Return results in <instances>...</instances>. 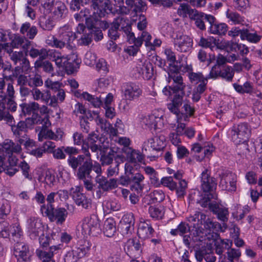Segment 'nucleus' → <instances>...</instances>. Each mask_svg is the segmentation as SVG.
Returning <instances> with one entry per match:
<instances>
[{
	"label": "nucleus",
	"mask_w": 262,
	"mask_h": 262,
	"mask_svg": "<svg viewBox=\"0 0 262 262\" xmlns=\"http://www.w3.org/2000/svg\"><path fill=\"white\" fill-rule=\"evenodd\" d=\"M91 8L94 10L93 12L85 20L88 28L90 29L94 28L100 18L112 11V6L110 0H92Z\"/></svg>",
	"instance_id": "nucleus-1"
},
{
	"label": "nucleus",
	"mask_w": 262,
	"mask_h": 262,
	"mask_svg": "<svg viewBox=\"0 0 262 262\" xmlns=\"http://www.w3.org/2000/svg\"><path fill=\"white\" fill-rule=\"evenodd\" d=\"M185 87L186 84L183 81L176 82L170 85L173 96L171 98L170 102L167 104V107L171 113L177 116L181 114L180 108L183 103Z\"/></svg>",
	"instance_id": "nucleus-2"
},
{
	"label": "nucleus",
	"mask_w": 262,
	"mask_h": 262,
	"mask_svg": "<svg viewBox=\"0 0 262 262\" xmlns=\"http://www.w3.org/2000/svg\"><path fill=\"white\" fill-rule=\"evenodd\" d=\"M100 222L98 216L94 214L84 217L81 225L83 233L85 235L97 236L101 231Z\"/></svg>",
	"instance_id": "nucleus-3"
},
{
	"label": "nucleus",
	"mask_w": 262,
	"mask_h": 262,
	"mask_svg": "<svg viewBox=\"0 0 262 262\" xmlns=\"http://www.w3.org/2000/svg\"><path fill=\"white\" fill-rule=\"evenodd\" d=\"M165 139L164 136H156L148 139L143 144L142 152L147 157L151 156V152L154 150L160 151L165 145Z\"/></svg>",
	"instance_id": "nucleus-4"
},
{
	"label": "nucleus",
	"mask_w": 262,
	"mask_h": 262,
	"mask_svg": "<svg viewBox=\"0 0 262 262\" xmlns=\"http://www.w3.org/2000/svg\"><path fill=\"white\" fill-rule=\"evenodd\" d=\"M220 186L222 189L228 191H234L236 190V176L235 173L225 170L220 174Z\"/></svg>",
	"instance_id": "nucleus-5"
},
{
	"label": "nucleus",
	"mask_w": 262,
	"mask_h": 262,
	"mask_svg": "<svg viewBox=\"0 0 262 262\" xmlns=\"http://www.w3.org/2000/svg\"><path fill=\"white\" fill-rule=\"evenodd\" d=\"M232 139L235 144L244 143L247 141L250 134L247 124L241 123L233 127Z\"/></svg>",
	"instance_id": "nucleus-6"
},
{
	"label": "nucleus",
	"mask_w": 262,
	"mask_h": 262,
	"mask_svg": "<svg viewBox=\"0 0 262 262\" xmlns=\"http://www.w3.org/2000/svg\"><path fill=\"white\" fill-rule=\"evenodd\" d=\"M43 214L48 216L51 222H55L57 224L62 225L68 216V212L63 207L54 209L50 206Z\"/></svg>",
	"instance_id": "nucleus-7"
},
{
	"label": "nucleus",
	"mask_w": 262,
	"mask_h": 262,
	"mask_svg": "<svg viewBox=\"0 0 262 262\" xmlns=\"http://www.w3.org/2000/svg\"><path fill=\"white\" fill-rule=\"evenodd\" d=\"M32 95L34 100L41 101L51 106H57V101L55 96H51L49 91H41L37 88H34L31 91Z\"/></svg>",
	"instance_id": "nucleus-8"
},
{
	"label": "nucleus",
	"mask_w": 262,
	"mask_h": 262,
	"mask_svg": "<svg viewBox=\"0 0 262 262\" xmlns=\"http://www.w3.org/2000/svg\"><path fill=\"white\" fill-rule=\"evenodd\" d=\"M95 182L98 185V188L100 189L97 191V195L98 198L101 196V191H108L117 187V180L114 178L107 179L103 176H97Z\"/></svg>",
	"instance_id": "nucleus-9"
},
{
	"label": "nucleus",
	"mask_w": 262,
	"mask_h": 262,
	"mask_svg": "<svg viewBox=\"0 0 262 262\" xmlns=\"http://www.w3.org/2000/svg\"><path fill=\"white\" fill-rule=\"evenodd\" d=\"M30 120L26 119L25 121H20L17 124H14V121L11 123H8L11 126V130L15 138L16 142L22 138L25 135H27V133L30 128L29 122Z\"/></svg>",
	"instance_id": "nucleus-10"
},
{
	"label": "nucleus",
	"mask_w": 262,
	"mask_h": 262,
	"mask_svg": "<svg viewBox=\"0 0 262 262\" xmlns=\"http://www.w3.org/2000/svg\"><path fill=\"white\" fill-rule=\"evenodd\" d=\"M174 45L177 51L181 52H187L192 47L193 40L187 35H177L174 39Z\"/></svg>",
	"instance_id": "nucleus-11"
},
{
	"label": "nucleus",
	"mask_w": 262,
	"mask_h": 262,
	"mask_svg": "<svg viewBox=\"0 0 262 262\" xmlns=\"http://www.w3.org/2000/svg\"><path fill=\"white\" fill-rule=\"evenodd\" d=\"M45 124L42 125L40 130L38 134L39 141H42L43 139L53 140L58 141L62 138V135H56L52 130L48 129L51 123L49 119H46Z\"/></svg>",
	"instance_id": "nucleus-12"
},
{
	"label": "nucleus",
	"mask_w": 262,
	"mask_h": 262,
	"mask_svg": "<svg viewBox=\"0 0 262 262\" xmlns=\"http://www.w3.org/2000/svg\"><path fill=\"white\" fill-rule=\"evenodd\" d=\"M124 250L130 257L140 256L142 252L140 242L137 239H129L125 243Z\"/></svg>",
	"instance_id": "nucleus-13"
},
{
	"label": "nucleus",
	"mask_w": 262,
	"mask_h": 262,
	"mask_svg": "<svg viewBox=\"0 0 262 262\" xmlns=\"http://www.w3.org/2000/svg\"><path fill=\"white\" fill-rule=\"evenodd\" d=\"M135 220L132 213L125 214L120 222L119 228L122 234L131 233L134 229Z\"/></svg>",
	"instance_id": "nucleus-14"
},
{
	"label": "nucleus",
	"mask_w": 262,
	"mask_h": 262,
	"mask_svg": "<svg viewBox=\"0 0 262 262\" xmlns=\"http://www.w3.org/2000/svg\"><path fill=\"white\" fill-rule=\"evenodd\" d=\"M28 229L31 236L36 237L43 233V226L41 221L35 217H30L27 221Z\"/></svg>",
	"instance_id": "nucleus-15"
},
{
	"label": "nucleus",
	"mask_w": 262,
	"mask_h": 262,
	"mask_svg": "<svg viewBox=\"0 0 262 262\" xmlns=\"http://www.w3.org/2000/svg\"><path fill=\"white\" fill-rule=\"evenodd\" d=\"M14 253L17 258V262H28L29 260V248L23 243L17 242L15 244Z\"/></svg>",
	"instance_id": "nucleus-16"
},
{
	"label": "nucleus",
	"mask_w": 262,
	"mask_h": 262,
	"mask_svg": "<svg viewBox=\"0 0 262 262\" xmlns=\"http://www.w3.org/2000/svg\"><path fill=\"white\" fill-rule=\"evenodd\" d=\"M124 94L126 99L133 100L142 95V91L138 85L134 83H127L124 85Z\"/></svg>",
	"instance_id": "nucleus-17"
},
{
	"label": "nucleus",
	"mask_w": 262,
	"mask_h": 262,
	"mask_svg": "<svg viewBox=\"0 0 262 262\" xmlns=\"http://www.w3.org/2000/svg\"><path fill=\"white\" fill-rule=\"evenodd\" d=\"M193 19L195 21V26L201 30H204L206 29L205 21H208L210 25V24L214 23L215 20V18L213 16L205 14L197 11L194 12Z\"/></svg>",
	"instance_id": "nucleus-18"
},
{
	"label": "nucleus",
	"mask_w": 262,
	"mask_h": 262,
	"mask_svg": "<svg viewBox=\"0 0 262 262\" xmlns=\"http://www.w3.org/2000/svg\"><path fill=\"white\" fill-rule=\"evenodd\" d=\"M81 59L78 57V55L76 53H72L70 55H68V61L66 62L64 69L66 72L71 74L77 71L79 68Z\"/></svg>",
	"instance_id": "nucleus-19"
},
{
	"label": "nucleus",
	"mask_w": 262,
	"mask_h": 262,
	"mask_svg": "<svg viewBox=\"0 0 262 262\" xmlns=\"http://www.w3.org/2000/svg\"><path fill=\"white\" fill-rule=\"evenodd\" d=\"M139 76L146 80L150 79L153 76L154 70L151 63L149 62H139L136 67Z\"/></svg>",
	"instance_id": "nucleus-20"
},
{
	"label": "nucleus",
	"mask_w": 262,
	"mask_h": 262,
	"mask_svg": "<svg viewBox=\"0 0 262 262\" xmlns=\"http://www.w3.org/2000/svg\"><path fill=\"white\" fill-rule=\"evenodd\" d=\"M53 10L52 15L53 18L57 20L64 18L68 13L66 5L60 0L55 2Z\"/></svg>",
	"instance_id": "nucleus-21"
},
{
	"label": "nucleus",
	"mask_w": 262,
	"mask_h": 262,
	"mask_svg": "<svg viewBox=\"0 0 262 262\" xmlns=\"http://www.w3.org/2000/svg\"><path fill=\"white\" fill-rule=\"evenodd\" d=\"M206 169L202 173V189L204 192L213 191L216 187L214 178L211 177Z\"/></svg>",
	"instance_id": "nucleus-22"
},
{
	"label": "nucleus",
	"mask_w": 262,
	"mask_h": 262,
	"mask_svg": "<svg viewBox=\"0 0 262 262\" xmlns=\"http://www.w3.org/2000/svg\"><path fill=\"white\" fill-rule=\"evenodd\" d=\"M154 229L148 221H141L138 226V234L140 238L146 239L153 236Z\"/></svg>",
	"instance_id": "nucleus-23"
},
{
	"label": "nucleus",
	"mask_w": 262,
	"mask_h": 262,
	"mask_svg": "<svg viewBox=\"0 0 262 262\" xmlns=\"http://www.w3.org/2000/svg\"><path fill=\"white\" fill-rule=\"evenodd\" d=\"M73 199L76 204L81 208L89 210L92 208V200L84 193L79 191H74Z\"/></svg>",
	"instance_id": "nucleus-24"
},
{
	"label": "nucleus",
	"mask_w": 262,
	"mask_h": 262,
	"mask_svg": "<svg viewBox=\"0 0 262 262\" xmlns=\"http://www.w3.org/2000/svg\"><path fill=\"white\" fill-rule=\"evenodd\" d=\"M100 151V162L102 165H108L113 163L116 152L108 146H103Z\"/></svg>",
	"instance_id": "nucleus-25"
},
{
	"label": "nucleus",
	"mask_w": 262,
	"mask_h": 262,
	"mask_svg": "<svg viewBox=\"0 0 262 262\" xmlns=\"http://www.w3.org/2000/svg\"><path fill=\"white\" fill-rule=\"evenodd\" d=\"M59 249L58 246H53L49 247V251L37 249L36 253L42 262H55L53 255L54 252Z\"/></svg>",
	"instance_id": "nucleus-26"
},
{
	"label": "nucleus",
	"mask_w": 262,
	"mask_h": 262,
	"mask_svg": "<svg viewBox=\"0 0 262 262\" xmlns=\"http://www.w3.org/2000/svg\"><path fill=\"white\" fill-rule=\"evenodd\" d=\"M19 32L25 38L33 39L37 34L38 30L35 26L31 25L29 22L21 24Z\"/></svg>",
	"instance_id": "nucleus-27"
},
{
	"label": "nucleus",
	"mask_w": 262,
	"mask_h": 262,
	"mask_svg": "<svg viewBox=\"0 0 262 262\" xmlns=\"http://www.w3.org/2000/svg\"><path fill=\"white\" fill-rule=\"evenodd\" d=\"M210 210L217 215V219L224 222H226L228 220L229 211L225 207L220 206L216 204H209Z\"/></svg>",
	"instance_id": "nucleus-28"
},
{
	"label": "nucleus",
	"mask_w": 262,
	"mask_h": 262,
	"mask_svg": "<svg viewBox=\"0 0 262 262\" xmlns=\"http://www.w3.org/2000/svg\"><path fill=\"white\" fill-rule=\"evenodd\" d=\"M145 124L150 129L154 130L161 128L163 125V119L161 117H158L154 114L150 115L144 119Z\"/></svg>",
	"instance_id": "nucleus-29"
},
{
	"label": "nucleus",
	"mask_w": 262,
	"mask_h": 262,
	"mask_svg": "<svg viewBox=\"0 0 262 262\" xmlns=\"http://www.w3.org/2000/svg\"><path fill=\"white\" fill-rule=\"evenodd\" d=\"M98 136L94 133H92L89 135L87 138V142L89 147L92 152H97V158H99L98 152L99 151L104 145H101L100 144Z\"/></svg>",
	"instance_id": "nucleus-30"
},
{
	"label": "nucleus",
	"mask_w": 262,
	"mask_h": 262,
	"mask_svg": "<svg viewBox=\"0 0 262 262\" xmlns=\"http://www.w3.org/2000/svg\"><path fill=\"white\" fill-rule=\"evenodd\" d=\"M89 148L90 147H89L87 143L84 144L82 146V151L84 154L83 156L85 157V160L82 165L80 166L79 173H86L90 170V168L92 166V159L91 154L89 150Z\"/></svg>",
	"instance_id": "nucleus-31"
},
{
	"label": "nucleus",
	"mask_w": 262,
	"mask_h": 262,
	"mask_svg": "<svg viewBox=\"0 0 262 262\" xmlns=\"http://www.w3.org/2000/svg\"><path fill=\"white\" fill-rule=\"evenodd\" d=\"M38 180L40 182H44L49 186H53L55 182V177L53 171L47 169L38 171Z\"/></svg>",
	"instance_id": "nucleus-32"
},
{
	"label": "nucleus",
	"mask_w": 262,
	"mask_h": 262,
	"mask_svg": "<svg viewBox=\"0 0 262 262\" xmlns=\"http://www.w3.org/2000/svg\"><path fill=\"white\" fill-rule=\"evenodd\" d=\"M144 177L140 173L137 172L131 176L130 188L137 192H141L143 188V181Z\"/></svg>",
	"instance_id": "nucleus-33"
},
{
	"label": "nucleus",
	"mask_w": 262,
	"mask_h": 262,
	"mask_svg": "<svg viewBox=\"0 0 262 262\" xmlns=\"http://www.w3.org/2000/svg\"><path fill=\"white\" fill-rule=\"evenodd\" d=\"M168 71L167 81L169 83L173 84L176 82L183 81L182 77L179 73L178 66H172Z\"/></svg>",
	"instance_id": "nucleus-34"
},
{
	"label": "nucleus",
	"mask_w": 262,
	"mask_h": 262,
	"mask_svg": "<svg viewBox=\"0 0 262 262\" xmlns=\"http://www.w3.org/2000/svg\"><path fill=\"white\" fill-rule=\"evenodd\" d=\"M232 241L228 239H219L215 243V252L218 255H222L224 252L232 247Z\"/></svg>",
	"instance_id": "nucleus-35"
},
{
	"label": "nucleus",
	"mask_w": 262,
	"mask_h": 262,
	"mask_svg": "<svg viewBox=\"0 0 262 262\" xmlns=\"http://www.w3.org/2000/svg\"><path fill=\"white\" fill-rule=\"evenodd\" d=\"M59 37L62 41L65 47L70 50H73V47L71 45V42L76 38L75 33L70 30L62 32Z\"/></svg>",
	"instance_id": "nucleus-36"
},
{
	"label": "nucleus",
	"mask_w": 262,
	"mask_h": 262,
	"mask_svg": "<svg viewBox=\"0 0 262 262\" xmlns=\"http://www.w3.org/2000/svg\"><path fill=\"white\" fill-rule=\"evenodd\" d=\"M116 231V223L112 218L107 219L104 223L103 232L107 237H112Z\"/></svg>",
	"instance_id": "nucleus-37"
},
{
	"label": "nucleus",
	"mask_w": 262,
	"mask_h": 262,
	"mask_svg": "<svg viewBox=\"0 0 262 262\" xmlns=\"http://www.w3.org/2000/svg\"><path fill=\"white\" fill-rule=\"evenodd\" d=\"M85 157L83 155H78L77 157L70 156L69 157L67 162L68 165L74 170H78L80 166L82 165L85 161Z\"/></svg>",
	"instance_id": "nucleus-38"
},
{
	"label": "nucleus",
	"mask_w": 262,
	"mask_h": 262,
	"mask_svg": "<svg viewBox=\"0 0 262 262\" xmlns=\"http://www.w3.org/2000/svg\"><path fill=\"white\" fill-rule=\"evenodd\" d=\"M226 17L228 21L231 22L234 25L243 24L244 18L237 12L228 9L226 12Z\"/></svg>",
	"instance_id": "nucleus-39"
},
{
	"label": "nucleus",
	"mask_w": 262,
	"mask_h": 262,
	"mask_svg": "<svg viewBox=\"0 0 262 262\" xmlns=\"http://www.w3.org/2000/svg\"><path fill=\"white\" fill-rule=\"evenodd\" d=\"M94 170L97 174V176H102V169L99 163H95L94 165L93 164V161H92V166L90 168V170L86 172V173H82L80 172V167L78 168V171H77L76 176L78 179L79 180H83L86 178V177H88L92 170Z\"/></svg>",
	"instance_id": "nucleus-40"
},
{
	"label": "nucleus",
	"mask_w": 262,
	"mask_h": 262,
	"mask_svg": "<svg viewBox=\"0 0 262 262\" xmlns=\"http://www.w3.org/2000/svg\"><path fill=\"white\" fill-rule=\"evenodd\" d=\"M28 53L31 57L33 58L38 57V60H41V61L45 59L48 56V51L45 48L36 49L32 47L28 51Z\"/></svg>",
	"instance_id": "nucleus-41"
},
{
	"label": "nucleus",
	"mask_w": 262,
	"mask_h": 262,
	"mask_svg": "<svg viewBox=\"0 0 262 262\" xmlns=\"http://www.w3.org/2000/svg\"><path fill=\"white\" fill-rule=\"evenodd\" d=\"M2 120L6 121L7 123H11L14 121L13 117L10 114L4 101L0 102V121Z\"/></svg>",
	"instance_id": "nucleus-42"
},
{
	"label": "nucleus",
	"mask_w": 262,
	"mask_h": 262,
	"mask_svg": "<svg viewBox=\"0 0 262 262\" xmlns=\"http://www.w3.org/2000/svg\"><path fill=\"white\" fill-rule=\"evenodd\" d=\"M228 30V26L226 24H214V23L210 24V31L214 34H218L220 35H225Z\"/></svg>",
	"instance_id": "nucleus-43"
},
{
	"label": "nucleus",
	"mask_w": 262,
	"mask_h": 262,
	"mask_svg": "<svg viewBox=\"0 0 262 262\" xmlns=\"http://www.w3.org/2000/svg\"><path fill=\"white\" fill-rule=\"evenodd\" d=\"M52 60L55 61L56 66L61 69H63L66 62L68 61V55L64 56L58 52L54 51L52 53Z\"/></svg>",
	"instance_id": "nucleus-44"
},
{
	"label": "nucleus",
	"mask_w": 262,
	"mask_h": 262,
	"mask_svg": "<svg viewBox=\"0 0 262 262\" xmlns=\"http://www.w3.org/2000/svg\"><path fill=\"white\" fill-rule=\"evenodd\" d=\"M46 42L51 47L60 49L65 47L64 43L59 36L57 38L54 35H49L48 36Z\"/></svg>",
	"instance_id": "nucleus-45"
},
{
	"label": "nucleus",
	"mask_w": 262,
	"mask_h": 262,
	"mask_svg": "<svg viewBox=\"0 0 262 262\" xmlns=\"http://www.w3.org/2000/svg\"><path fill=\"white\" fill-rule=\"evenodd\" d=\"M241 39H246L249 41L252 42H257L260 39V36L258 35L256 33H250L249 31L247 30H243L241 34Z\"/></svg>",
	"instance_id": "nucleus-46"
},
{
	"label": "nucleus",
	"mask_w": 262,
	"mask_h": 262,
	"mask_svg": "<svg viewBox=\"0 0 262 262\" xmlns=\"http://www.w3.org/2000/svg\"><path fill=\"white\" fill-rule=\"evenodd\" d=\"M220 77L228 81H231L234 77V70L231 67L226 66L221 70Z\"/></svg>",
	"instance_id": "nucleus-47"
},
{
	"label": "nucleus",
	"mask_w": 262,
	"mask_h": 262,
	"mask_svg": "<svg viewBox=\"0 0 262 262\" xmlns=\"http://www.w3.org/2000/svg\"><path fill=\"white\" fill-rule=\"evenodd\" d=\"M20 107L25 114H30L32 112L38 111L39 108V104L34 101L28 104H22L20 105Z\"/></svg>",
	"instance_id": "nucleus-48"
},
{
	"label": "nucleus",
	"mask_w": 262,
	"mask_h": 262,
	"mask_svg": "<svg viewBox=\"0 0 262 262\" xmlns=\"http://www.w3.org/2000/svg\"><path fill=\"white\" fill-rule=\"evenodd\" d=\"M235 91L239 93H250L253 90V86L249 82H246L243 85L237 83L233 84Z\"/></svg>",
	"instance_id": "nucleus-49"
},
{
	"label": "nucleus",
	"mask_w": 262,
	"mask_h": 262,
	"mask_svg": "<svg viewBox=\"0 0 262 262\" xmlns=\"http://www.w3.org/2000/svg\"><path fill=\"white\" fill-rule=\"evenodd\" d=\"M82 95L84 99L89 101L95 107H99L103 105V102L100 97L95 98L86 92L83 93Z\"/></svg>",
	"instance_id": "nucleus-50"
},
{
	"label": "nucleus",
	"mask_w": 262,
	"mask_h": 262,
	"mask_svg": "<svg viewBox=\"0 0 262 262\" xmlns=\"http://www.w3.org/2000/svg\"><path fill=\"white\" fill-rule=\"evenodd\" d=\"M81 257L75 250L73 249L67 252L64 257V262H79Z\"/></svg>",
	"instance_id": "nucleus-51"
},
{
	"label": "nucleus",
	"mask_w": 262,
	"mask_h": 262,
	"mask_svg": "<svg viewBox=\"0 0 262 262\" xmlns=\"http://www.w3.org/2000/svg\"><path fill=\"white\" fill-rule=\"evenodd\" d=\"M112 24L118 29H119L120 27L122 29H126L127 27H129V20L123 16H119L116 18Z\"/></svg>",
	"instance_id": "nucleus-52"
},
{
	"label": "nucleus",
	"mask_w": 262,
	"mask_h": 262,
	"mask_svg": "<svg viewBox=\"0 0 262 262\" xmlns=\"http://www.w3.org/2000/svg\"><path fill=\"white\" fill-rule=\"evenodd\" d=\"M188 77L192 83L198 84L204 81H208L206 77H204L201 73L190 72L188 74Z\"/></svg>",
	"instance_id": "nucleus-53"
},
{
	"label": "nucleus",
	"mask_w": 262,
	"mask_h": 262,
	"mask_svg": "<svg viewBox=\"0 0 262 262\" xmlns=\"http://www.w3.org/2000/svg\"><path fill=\"white\" fill-rule=\"evenodd\" d=\"M130 27L129 26L124 30L127 34L128 41L130 43H134L136 47H141L142 46V42L140 38H138V37L136 38L134 33L130 32Z\"/></svg>",
	"instance_id": "nucleus-54"
},
{
	"label": "nucleus",
	"mask_w": 262,
	"mask_h": 262,
	"mask_svg": "<svg viewBox=\"0 0 262 262\" xmlns=\"http://www.w3.org/2000/svg\"><path fill=\"white\" fill-rule=\"evenodd\" d=\"M227 258L229 261L238 260L241 256L239 249L230 248L226 252Z\"/></svg>",
	"instance_id": "nucleus-55"
},
{
	"label": "nucleus",
	"mask_w": 262,
	"mask_h": 262,
	"mask_svg": "<svg viewBox=\"0 0 262 262\" xmlns=\"http://www.w3.org/2000/svg\"><path fill=\"white\" fill-rule=\"evenodd\" d=\"M34 67L36 69L42 67L45 72L48 73H51L53 71L52 64L48 61L43 62L41 60H37L34 63Z\"/></svg>",
	"instance_id": "nucleus-56"
},
{
	"label": "nucleus",
	"mask_w": 262,
	"mask_h": 262,
	"mask_svg": "<svg viewBox=\"0 0 262 262\" xmlns=\"http://www.w3.org/2000/svg\"><path fill=\"white\" fill-rule=\"evenodd\" d=\"M91 247L92 244L88 241H85L82 245L75 249L82 258L89 252Z\"/></svg>",
	"instance_id": "nucleus-57"
},
{
	"label": "nucleus",
	"mask_w": 262,
	"mask_h": 262,
	"mask_svg": "<svg viewBox=\"0 0 262 262\" xmlns=\"http://www.w3.org/2000/svg\"><path fill=\"white\" fill-rule=\"evenodd\" d=\"M127 156L128 160L132 163L141 162L143 160V156L140 151L134 149H130Z\"/></svg>",
	"instance_id": "nucleus-58"
},
{
	"label": "nucleus",
	"mask_w": 262,
	"mask_h": 262,
	"mask_svg": "<svg viewBox=\"0 0 262 262\" xmlns=\"http://www.w3.org/2000/svg\"><path fill=\"white\" fill-rule=\"evenodd\" d=\"M204 228L210 232L217 231L221 229V225L217 222H214L209 218H207L204 223Z\"/></svg>",
	"instance_id": "nucleus-59"
},
{
	"label": "nucleus",
	"mask_w": 262,
	"mask_h": 262,
	"mask_svg": "<svg viewBox=\"0 0 262 262\" xmlns=\"http://www.w3.org/2000/svg\"><path fill=\"white\" fill-rule=\"evenodd\" d=\"M164 54L166 56L167 60L169 62V69L172 68V66H177L175 64L176 62V56L175 53L170 48H166L164 50Z\"/></svg>",
	"instance_id": "nucleus-60"
},
{
	"label": "nucleus",
	"mask_w": 262,
	"mask_h": 262,
	"mask_svg": "<svg viewBox=\"0 0 262 262\" xmlns=\"http://www.w3.org/2000/svg\"><path fill=\"white\" fill-rule=\"evenodd\" d=\"M189 230L188 225L182 222L178 226L177 229H172L170 231V233L173 235H177L179 234L183 235L186 233Z\"/></svg>",
	"instance_id": "nucleus-61"
},
{
	"label": "nucleus",
	"mask_w": 262,
	"mask_h": 262,
	"mask_svg": "<svg viewBox=\"0 0 262 262\" xmlns=\"http://www.w3.org/2000/svg\"><path fill=\"white\" fill-rule=\"evenodd\" d=\"M161 183L165 187L169 188L172 191L176 189L177 183L173 181L171 177H166L163 178L161 180Z\"/></svg>",
	"instance_id": "nucleus-62"
},
{
	"label": "nucleus",
	"mask_w": 262,
	"mask_h": 262,
	"mask_svg": "<svg viewBox=\"0 0 262 262\" xmlns=\"http://www.w3.org/2000/svg\"><path fill=\"white\" fill-rule=\"evenodd\" d=\"M187 183L185 180H181L179 182V187L176 188V193L178 198H182L186 194Z\"/></svg>",
	"instance_id": "nucleus-63"
},
{
	"label": "nucleus",
	"mask_w": 262,
	"mask_h": 262,
	"mask_svg": "<svg viewBox=\"0 0 262 262\" xmlns=\"http://www.w3.org/2000/svg\"><path fill=\"white\" fill-rule=\"evenodd\" d=\"M21 145H24L26 149L35 146V141L31 139L28 135H25L17 141Z\"/></svg>",
	"instance_id": "nucleus-64"
}]
</instances>
